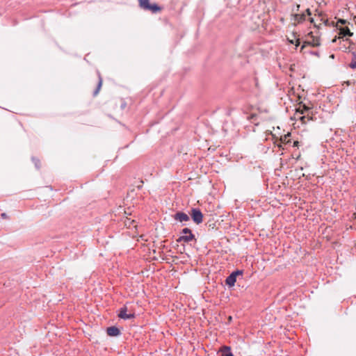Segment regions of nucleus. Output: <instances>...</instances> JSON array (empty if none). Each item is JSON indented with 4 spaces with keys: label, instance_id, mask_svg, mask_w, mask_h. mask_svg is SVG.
Here are the masks:
<instances>
[{
    "label": "nucleus",
    "instance_id": "obj_22",
    "mask_svg": "<svg viewBox=\"0 0 356 356\" xmlns=\"http://www.w3.org/2000/svg\"><path fill=\"white\" fill-rule=\"evenodd\" d=\"M309 21L311 23H313L314 22V19L312 17H310L309 18Z\"/></svg>",
    "mask_w": 356,
    "mask_h": 356
},
{
    "label": "nucleus",
    "instance_id": "obj_17",
    "mask_svg": "<svg viewBox=\"0 0 356 356\" xmlns=\"http://www.w3.org/2000/svg\"><path fill=\"white\" fill-rule=\"evenodd\" d=\"M232 273L234 274V276L236 277L237 275L243 274V270H236L232 272Z\"/></svg>",
    "mask_w": 356,
    "mask_h": 356
},
{
    "label": "nucleus",
    "instance_id": "obj_14",
    "mask_svg": "<svg viewBox=\"0 0 356 356\" xmlns=\"http://www.w3.org/2000/svg\"><path fill=\"white\" fill-rule=\"evenodd\" d=\"M308 111H309V108L306 106H303L302 109L300 108H299L297 110V113H300L301 114H303Z\"/></svg>",
    "mask_w": 356,
    "mask_h": 356
},
{
    "label": "nucleus",
    "instance_id": "obj_19",
    "mask_svg": "<svg viewBox=\"0 0 356 356\" xmlns=\"http://www.w3.org/2000/svg\"><path fill=\"white\" fill-rule=\"evenodd\" d=\"M1 218H7V215H6V213H2L1 214Z\"/></svg>",
    "mask_w": 356,
    "mask_h": 356
},
{
    "label": "nucleus",
    "instance_id": "obj_1",
    "mask_svg": "<svg viewBox=\"0 0 356 356\" xmlns=\"http://www.w3.org/2000/svg\"><path fill=\"white\" fill-rule=\"evenodd\" d=\"M181 235L177 239L179 243H188L193 240H195V235L189 228H184L181 232Z\"/></svg>",
    "mask_w": 356,
    "mask_h": 356
},
{
    "label": "nucleus",
    "instance_id": "obj_11",
    "mask_svg": "<svg viewBox=\"0 0 356 356\" xmlns=\"http://www.w3.org/2000/svg\"><path fill=\"white\" fill-rule=\"evenodd\" d=\"M236 282V277L234 276V274L231 273L225 280V283L228 286H234Z\"/></svg>",
    "mask_w": 356,
    "mask_h": 356
},
{
    "label": "nucleus",
    "instance_id": "obj_9",
    "mask_svg": "<svg viewBox=\"0 0 356 356\" xmlns=\"http://www.w3.org/2000/svg\"><path fill=\"white\" fill-rule=\"evenodd\" d=\"M219 353L220 354V356H234L233 353L231 351L230 347L226 346H222L220 349Z\"/></svg>",
    "mask_w": 356,
    "mask_h": 356
},
{
    "label": "nucleus",
    "instance_id": "obj_5",
    "mask_svg": "<svg viewBox=\"0 0 356 356\" xmlns=\"http://www.w3.org/2000/svg\"><path fill=\"white\" fill-rule=\"evenodd\" d=\"M127 307H121L120 309V311H119L118 316L120 318L124 319V320L131 319V318H134L135 317V314H127Z\"/></svg>",
    "mask_w": 356,
    "mask_h": 356
},
{
    "label": "nucleus",
    "instance_id": "obj_20",
    "mask_svg": "<svg viewBox=\"0 0 356 356\" xmlns=\"http://www.w3.org/2000/svg\"><path fill=\"white\" fill-rule=\"evenodd\" d=\"M306 118V116L305 115H303L302 117L300 118V119L302 120V121H304L305 119Z\"/></svg>",
    "mask_w": 356,
    "mask_h": 356
},
{
    "label": "nucleus",
    "instance_id": "obj_3",
    "mask_svg": "<svg viewBox=\"0 0 356 356\" xmlns=\"http://www.w3.org/2000/svg\"><path fill=\"white\" fill-rule=\"evenodd\" d=\"M191 218L194 222L199 225L203 221V214L201 211L197 208H193L191 209Z\"/></svg>",
    "mask_w": 356,
    "mask_h": 356
},
{
    "label": "nucleus",
    "instance_id": "obj_23",
    "mask_svg": "<svg viewBox=\"0 0 356 356\" xmlns=\"http://www.w3.org/2000/svg\"><path fill=\"white\" fill-rule=\"evenodd\" d=\"M298 141H295L294 143H293V145L294 146H296L298 145Z\"/></svg>",
    "mask_w": 356,
    "mask_h": 356
},
{
    "label": "nucleus",
    "instance_id": "obj_15",
    "mask_svg": "<svg viewBox=\"0 0 356 356\" xmlns=\"http://www.w3.org/2000/svg\"><path fill=\"white\" fill-rule=\"evenodd\" d=\"M32 161L35 164V166L37 169L40 168V160L35 157H32Z\"/></svg>",
    "mask_w": 356,
    "mask_h": 356
},
{
    "label": "nucleus",
    "instance_id": "obj_2",
    "mask_svg": "<svg viewBox=\"0 0 356 356\" xmlns=\"http://www.w3.org/2000/svg\"><path fill=\"white\" fill-rule=\"evenodd\" d=\"M140 6L146 10H151L153 13H156L161 10V8L156 4H150L149 0H139Z\"/></svg>",
    "mask_w": 356,
    "mask_h": 356
},
{
    "label": "nucleus",
    "instance_id": "obj_16",
    "mask_svg": "<svg viewBox=\"0 0 356 356\" xmlns=\"http://www.w3.org/2000/svg\"><path fill=\"white\" fill-rule=\"evenodd\" d=\"M347 23V21L346 19H339L338 21H337V29L339 28L338 26V24H346Z\"/></svg>",
    "mask_w": 356,
    "mask_h": 356
},
{
    "label": "nucleus",
    "instance_id": "obj_12",
    "mask_svg": "<svg viewBox=\"0 0 356 356\" xmlns=\"http://www.w3.org/2000/svg\"><path fill=\"white\" fill-rule=\"evenodd\" d=\"M349 67L352 69L356 68V54L355 52L353 53V58L352 61L349 64Z\"/></svg>",
    "mask_w": 356,
    "mask_h": 356
},
{
    "label": "nucleus",
    "instance_id": "obj_10",
    "mask_svg": "<svg viewBox=\"0 0 356 356\" xmlns=\"http://www.w3.org/2000/svg\"><path fill=\"white\" fill-rule=\"evenodd\" d=\"M293 21L294 23L300 24L302 23L306 19V15L305 13L302 14H295L293 15Z\"/></svg>",
    "mask_w": 356,
    "mask_h": 356
},
{
    "label": "nucleus",
    "instance_id": "obj_6",
    "mask_svg": "<svg viewBox=\"0 0 356 356\" xmlns=\"http://www.w3.org/2000/svg\"><path fill=\"white\" fill-rule=\"evenodd\" d=\"M174 219L179 222H186L190 220L189 216L184 212L178 211L174 215Z\"/></svg>",
    "mask_w": 356,
    "mask_h": 356
},
{
    "label": "nucleus",
    "instance_id": "obj_7",
    "mask_svg": "<svg viewBox=\"0 0 356 356\" xmlns=\"http://www.w3.org/2000/svg\"><path fill=\"white\" fill-rule=\"evenodd\" d=\"M339 32V38H343L345 36H353V33L350 31L348 27H339L338 28Z\"/></svg>",
    "mask_w": 356,
    "mask_h": 356
},
{
    "label": "nucleus",
    "instance_id": "obj_4",
    "mask_svg": "<svg viewBox=\"0 0 356 356\" xmlns=\"http://www.w3.org/2000/svg\"><path fill=\"white\" fill-rule=\"evenodd\" d=\"M308 37L311 38V40H307L305 42V44L302 46L301 49H302L306 45H312L313 47H318L321 44L319 38L313 35L312 32H310L308 34Z\"/></svg>",
    "mask_w": 356,
    "mask_h": 356
},
{
    "label": "nucleus",
    "instance_id": "obj_21",
    "mask_svg": "<svg viewBox=\"0 0 356 356\" xmlns=\"http://www.w3.org/2000/svg\"><path fill=\"white\" fill-rule=\"evenodd\" d=\"M300 44L299 39L296 40V46L298 47Z\"/></svg>",
    "mask_w": 356,
    "mask_h": 356
},
{
    "label": "nucleus",
    "instance_id": "obj_13",
    "mask_svg": "<svg viewBox=\"0 0 356 356\" xmlns=\"http://www.w3.org/2000/svg\"><path fill=\"white\" fill-rule=\"evenodd\" d=\"M102 78L101 76H99V82H98V84H97V87L96 88V90L94 91V93L93 95L95 96L98 94L99 91V89L102 86Z\"/></svg>",
    "mask_w": 356,
    "mask_h": 356
},
{
    "label": "nucleus",
    "instance_id": "obj_18",
    "mask_svg": "<svg viewBox=\"0 0 356 356\" xmlns=\"http://www.w3.org/2000/svg\"><path fill=\"white\" fill-rule=\"evenodd\" d=\"M306 13H307V15H309V16H310L312 15L311 11L309 8H307L306 10Z\"/></svg>",
    "mask_w": 356,
    "mask_h": 356
},
{
    "label": "nucleus",
    "instance_id": "obj_8",
    "mask_svg": "<svg viewBox=\"0 0 356 356\" xmlns=\"http://www.w3.org/2000/svg\"><path fill=\"white\" fill-rule=\"evenodd\" d=\"M107 334L111 337H117L120 334V330L115 326H111L107 328Z\"/></svg>",
    "mask_w": 356,
    "mask_h": 356
}]
</instances>
